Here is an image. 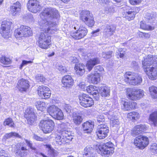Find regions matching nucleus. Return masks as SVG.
<instances>
[{"label": "nucleus", "instance_id": "f257e3e1", "mask_svg": "<svg viewBox=\"0 0 157 157\" xmlns=\"http://www.w3.org/2000/svg\"><path fill=\"white\" fill-rule=\"evenodd\" d=\"M155 56L148 54L143 58L142 67L149 79L155 80L157 78V60Z\"/></svg>", "mask_w": 157, "mask_h": 157}, {"label": "nucleus", "instance_id": "f03ea898", "mask_svg": "<svg viewBox=\"0 0 157 157\" xmlns=\"http://www.w3.org/2000/svg\"><path fill=\"white\" fill-rule=\"evenodd\" d=\"M55 26V24H53L52 26L45 29L43 32H40L37 35L36 43L39 47L44 50L50 48L52 45V39L50 34L53 33L54 31L57 30L56 28L51 29V28Z\"/></svg>", "mask_w": 157, "mask_h": 157}, {"label": "nucleus", "instance_id": "7ed1b4c3", "mask_svg": "<svg viewBox=\"0 0 157 157\" xmlns=\"http://www.w3.org/2000/svg\"><path fill=\"white\" fill-rule=\"evenodd\" d=\"M124 81L127 84L132 86H138L142 82L140 75L132 71H127L124 75Z\"/></svg>", "mask_w": 157, "mask_h": 157}, {"label": "nucleus", "instance_id": "20e7f679", "mask_svg": "<svg viewBox=\"0 0 157 157\" xmlns=\"http://www.w3.org/2000/svg\"><path fill=\"white\" fill-rule=\"evenodd\" d=\"M13 34L17 40H21L32 36L33 32L29 27L21 25L14 30Z\"/></svg>", "mask_w": 157, "mask_h": 157}, {"label": "nucleus", "instance_id": "39448f33", "mask_svg": "<svg viewBox=\"0 0 157 157\" xmlns=\"http://www.w3.org/2000/svg\"><path fill=\"white\" fill-rule=\"evenodd\" d=\"M79 19L89 27L94 25L95 21L93 15L88 10H82L79 14Z\"/></svg>", "mask_w": 157, "mask_h": 157}, {"label": "nucleus", "instance_id": "423d86ee", "mask_svg": "<svg viewBox=\"0 0 157 157\" xmlns=\"http://www.w3.org/2000/svg\"><path fill=\"white\" fill-rule=\"evenodd\" d=\"M12 22L9 20H4L2 23L0 28V34L6 39H7L11 36L10 32Z\"/></svg>", "mask_w": 157, "mask_h": 157}, {"label": "nucleus", "instance_id": "0eeeda50", "mask_svg": "<svg viewBox=\"0 0 157 157\" xmlns=\"http://www.w3.org/2000/svg\"><path fill=\"white\" fill-rule=\"evenodd\" d=\"M88 29L83 25H80L78 29L70 33V36L75 40H78L83 38L87 34Z\"/></svg>", "mask_w": 157, "mask_h": 157}, {"label": "nucleus", "instance_id": "6e6552de", "mask_svg": "<svg viewBox=\"0 0 157 157\" xmlns=\"http://www.w3.org/2000/svg\"><path fill=\"white\" fill-rule=\"evenodd\" d=\"M98 148V152L102 156L106 155L108 156L109 155H112L114 152L113 144L110 142L106 143L102 146H100Z\"/></svg>", "mask_w": 157, "mask_h": 157}, {"label": "nucleus", "instance_id": "1a4fd4ad", "mask_svg": "<svg viewBox=\"0 0 157 157\" xmlns=\"http://www.w3.org/2000/svg\"><path fill=\"white\" fill-rule=\"evenodd\" d=\"M127 97L128 98H141L144 96V92L141 89L128 87L125 89Z\"/></svg>", "mask_w": 157, "mask_h": 157}, {"label": "nucleus", "instance_id": "9d476101", "mask_svg": "<svg viewBox=\"0 0 157 157\" xmlns=\"http://www.w3.org/2000/svg\"><path fill=\"white\" fill-rule=\"evenodd\" d=\"M39 126L41 127L44 133H47L51 132L53 130L55 123L50 119L43 120L40 121Z\"/></svg>", "mask_w": 157, "mask_h": 157}, {"label": "nucleus", "instance_id": "9b49d317", "mask_svg": "<svg viewBox=\"0 0 157 157\" xmlns=\"http://www.w3.org/2000/svg\"><path fill=\"white\" fill-rule=\"evenodd\" d=\"M27 7L29 11L34 13L40 12L43 8L37 0H29L27 4Z\"/></svg>", "mask_w": 157, "mask_h": 157}, {"label": "nucleus", "instance_id": "f8f14e48", "mask_svg": "<svg viewBox=\"0 0 157 157\" xmlns=\"http://www.w3.org/2000/svg\"><path fill=\"white\" fill-rule=\"evenodd\" d=\"M73 138V136L71 133L67 130L62 132L60 135H57L55 139L58 144L61 145L64 144L67 140H71Z\"/></svg>", "mask_w": 157, "mask_h": 157}, {"label": "nucleus", "instance_id": "ddd939ff", "mask_svg": "<svg viewBox=\"0 0 157 157\" xmlns=\"http://www.w3.org/2000/svg\"><path fill=\"white\" fill-rule=\"evenodd\" d=\"M30 86V82L28 80L21 78L18 81L16 88L21 92H26Z\"/></svg>", "mask_w": 157, "mask_h": 157}, {"label": "nucleus", "instance_id": "4468645a", "mask_svg": "<svg viewBox=\"0 0 157 157\" xmlns=\"http://www.w3.org/2000/svg\"><path fill=\"white\" fill-rule=\"evenodd\" d=\"M109 131V128L107 125L102 124L98 126L96 133L99 139H103L107 136Z\"/></svg>", "mask_w": 157, "mask_h": 157}, {"label": "nucleus", "instance_id": "2eb2a0df", "mask_svg": "<svg viewBox=\"0 0 157 157\" xmlns=\"http://www.w3.org/2000/svg\"><path fill=\"white\" fill-rule=\"evenodd\" d=\"M134 144L141 149H143L149 143V140L147 136L140 135L136 137L134 140Z\"/></svg>", "mask_w": 157, "mask_h": 157}, {"label": "nucleus", "instance_id": "dca6fc26", "mask_svg": "<svg viewBox=\"0 0 157 157\" xmlns=\"http://www.w3.org/2000/svg\"><path fill=\"white\" fill-rule=\"evenodd\" d=\"M140 10L139 7L131 8L128 10L124 12L123 14V17L129 21L132 20L134 19L136 14L139 13Z\"/></svg>", "mask_w": 157, "mask_h": 157}, {"label": "nucleus", "instance_id": "f3484780", "mask_svg": "<svg viewBox=\"0 0 157 157\" xmlns=\"http://www.w3.org/2000/svg\"><path fill=\"white\" fill-rule=\"evenodd\" d=\"M24 116L29 124H33L36 120V115L34 109L31 107L27 108L25 112Z\"/></svg>", "mask_w": 157, "mask_h": 157}, {"label": "nucleus", "instance_id": "a211bd4d", "mask_svg": "<svg viewBox=\"0 0 157 157\" xmlns=\"http://www.w3.org/2000/svg\"><path fill=\"white\" fill-rule=\"evenodd\" d=\"M62 87L65 88H71L74 84V81L71 75H65L61 79Z\"/></svg>", "mask_w": 157, "mask_h": 157}, {"label": "nucleus", "instance_id": "6ab92c4d", "mask_svg": "<svg viewBox=\"0 0 157 157\" xmlns=\"http://www.w3.org/2000/svg\"><path fill=\"white\" fill-rule=\"evenodd\" d=\"M37 94L40 97L44 96L45 98H49L51 92L49 88L45 86H39L37 90Z\"/></svg>", "mask_w": 157, "mask_h": 157}, {"label": "nucleus", "instance_id": "aec40b11", "mask_svg": "<svg viewBox=\"0 0 157 157\" xmlns=\"http://www.w3.org/2000/svg\"><path fill=\"white\" fill-rule=\"evenodd\" d=\"M21 5L18 1L13 3L10 7V11L13 16H16L20 14L21 12Z\"/></svg>", "mask_w": 157, "mask_h": 157}, {"label": "nucleus", "instance_id": "412c9836", "mask_svg": "<svg viewBox=\"0 0 157 157\" xmlns=\"http://www.w3.org/2000/svg\"><path fill=\"white\" fill-rule=\"evenodd\" d=\"M87 79L89 83L97 84L100 81V75L98 73H91L87 75Z\"/></svg>", "mask_w": 157, "mask_h": 157}, {"label": "nucleus", "instance_id": "4be33fe9", "mask_svg": "<svg viewBox=\"0 0 157 157\" xmlns=\"http://www.w3.org/2000/svg\"><path fill=\"white\" fill-rule=\"evenodd\" d=\"M74 69L75 74L79 76H82L86 71L85 65L81 63L75 64Z\"/></svg>", "mask_w": 157, "mask_h": 157}, {"label": "nucleus", "instance_id": "5701e85b", "mask_svg": "<svg viewBox=\"0 0 157 157\" xmlns=\"http://www.w3.org/2000/svg\"><path fill=\"white\" fill-rule=\"evenodd\" d=\"M100 63L99 59L97 57H94L89 59L87 61L86 66L89 71H90L95 65Z\"/></svg>", "mask_w": 157, "mask_h": 157}, {"label": "nucleus", "instance_id": "b1692460", "mask_svg": "<svg viewBox=\"0 0 157 157\" xmlns=\"http://www.w3.org/2000/svg\"><path fill=\"white\" fill-rule=\"evenodd\" d=\"M12 59L11 58L5 55H2L0 57V63L3 65L4 67H9L12 64Z\"/></svg>", "mask_w": 157, "mask_h": 157}, {"label": "nucleus", "instance_id": "393cba45", "mask_svg": "<svg viewBox=\"0 0 157 157\" xmlns=\"http://www.w3.org/2000/svg\"><path fill=\"white\" fill-rule=\"evenodd\" d=\"M86 91L92 95L94 98H98L99 94L97 87L92 85H90L86 87Z\"/></svg>", "mask_w": 157, "mask_h": 157}, {"label": "nucleus", "instance_id": "a878e982", "mask_svg": "<svg viewBox=\"0 0 157 157\" xmlns=\"http://www.w3.org/2000/svg\"><path fill=\"white\" fill-rule=\"evenodd\" d=\"M99 90L98 97L101 95L103 97H108L110 95V90L109 88L105 86H102L98 87Z\"/></svg>", "mask_w": 157, "mask_h": 157}, {"label": "nucleus", "instance_id": "bb28decb", "mask_svg": "<svg viewBox=\"0 0 157 157\" xmlns=\"http://www.w3.org/2000/svg\"><path fill=\"white\" fill-rule=\"evenodd\" d=\"M112 112H109L108 117L109 119H110L111 126L113 127H117L119 125L120 122L117 117L114 114H112Z\"/></svg>", "mask_w": 157, "mask_h": 157}, {"label": "nucleus", "instance_id": "cd10ccee", "mask_svg": "<svg viewBox=\"0 0 157 157\" xmlns=\"http://www.w3.org/2000/svg\"><path fill=\"white\" fill-rule=\"evenodd\" d=\"M134 100H131L130 101L128 100L126 101L122 100V103L123 104L124 106V109L125 111H128L132 109H134L136 106L137 104L133 101Z\"/></svg>", "mask_w": 157, "mask_h": 157}, {"label": "nucleus", "instance_id": "c85d7f7f", "mask_svg": "<svg viewBox=\"0 0 157 157\" xmlns=\"http://www.w3.org/2000/svg\"><path fill=\"white\" fill-rule=\"evenodd\" d=\"M146 128L145 125L140 124L137 125L134 127L131 131V134L132 136H135L139 135L144 132Z\"/></svg>", "mask_w": 157, "mask_h": 157}, {"label": "nucleus", "instance_id": "c756f323", "mask_svg": "<svg viewBox=\"0 0 157 157\" xmlns=\"http://www.w3.org/2000/svg\"><path fill=\"white\" fill-rule=\"evenodd\" d=\"M116 27L112 25H107L103 32L105 36L109 37L112 36L115 33Z\"/></svg>", "mask_w": 157, "mask_h": 157}, {"label": "nucleus", "instance_id": "7c9ffc66", "mask_svg": "<svg viewBox=\"0 0 157 157\" xmlns=\"http://www.w3.org/2000/svg\"><path fill=\"white\" fill-rule=\"evenodd\" d=\"M94 123L91 121H86L82 124L83 130L85 133H90L94 128Z\"/></svg>", "mask_w": 157, "mask_h": 157}, {"label": "nucleus", "instance_id": "2f4dec72", "mask_svg": "<svg viewBox=\"0 0 157 157\" xmlns=\"http://www.w3.org/2000/svg\"><path fill=\"white\" fill-rule=\"evenodd\" d=\"M55 12L52 9L49 8H44L40 13L41 17H51L52 15V17L54 18L53 16L55 15Z\"/></svg>", "mask_w": 157, "mask_h": 157}, {"label": "nucleus", "instance_id": "473e14b6", "mask_svg": "<svg viewBox=\"0 0 157 157\" xmlns=\"http://www.w3.org/2000/svg\"><path fill=\"white\" fill-rule=\"evenodd\" d=\"M16 153L19 156L21 157H24L27 155V150L26 147L20 145L19 147H17Z\"/></svg>", "mask_w": 157, "mask_h": 157}, {"label": "nucleus", "instance_id": "72a5a7b5", "mask_svg": "<svg viewBox=\"0 0 157 157\" xmlns=\"http://www.w3.org/2000/svg\"><path fill=\"white\" fill-rule=\"evenodd\" d=\"M83 157H95L93 148L89 146H87L84 149Z\"/></svg>", "mask_w": 157, "mask_h": 157}, {"label": "nucleus", "instance_id": "f704fd0d", "mask_svg": "<svg viewBox=\"0 0 157 157\" xmlns=\"http://www.w3.org/2000/svg\"><path fill=\"white\" fill-rule=\"evenodd\" d=\"M149 120L154 126H157V111L153 112L150 115Z\"/></svg>", "mask_w": 157, "mask_h": 157}, {"label": "nucleus", "instance_id": "c9c22d12", "mask_svg": "<svg viewBox=\"0 0 157 157\" xmlns=\"http://www.w3.org/2000/svg\"><path fill=\"white\" fill-rule=\"evenodd\" d=\"M72 118L74 123L76 125H79L82 121V117L76 113H73L72 115Z\"/></svg>", "mask_w": 157, "mask_h": 157}, {"label": "nucleus", "instance_id": "e433bc0d", "mask_svg": "<svg viewBox=\"0 0 157 157\" xmlns=\"http://www.w3.org/2000/svg\"><path fill=\"white\" fill-rule=\"evenodd\" d=\"M140 28L143 30L151 31L154 30L155 27L146 24L145 23L141 21L140 23Z\"/></svg>", "mask_w": 157, "mask_h": 157}, {"label": "nucleus", "instance_id": "4c0bfd02", "mask_svg": "<svg viewBox=\"0 0 157 157\" xmlns=\"http://www.w3.org/2000/svg\"><path fill=\"white\" fill-rule=\"evenodd\" d=\"M150 95L153 98H157V87L152 85L149 87Z\"/></svg>", "mask_w": 157, "mask_h": 157}, {"label": "nucleus", "instance_id": "58836bf2", "mask_svg": "<svg viewBox=\"0 0 157 157\" xmlns=\"http://www.w3.org/2000/svg\"><path fill=\"white\" fill-rule=\"evenodd\" d=\"M36 106L38 110L43 111L45 110L46 105L44 102L41 101H37Z\"/></svg>", "mask_w": 157, "mask_h": 157}, {"label": "nucleus", "instance_id": "ea45409f", "mask_svg": "<svg viewBox=\"0 0 157 157\" xmlns=\"http://www.w3.org/2000/svg\"><path fill=\"white\" fill-rule=\"evenodd\" d=\"M53 117L58 120H62L64 119V116L63 112L61 110L59 109H58L57 112H56L53 116Z\"/></svg>", "mask_w": 157, "mask_h": 157}, {"label": "nucleus", "instance_id": "a19ab883", "mask_svg": "<svg viewBox=\"0 0 157 157\" xmlns=\"http://www.w3.org/2000/svg\"><path fill=\"white\" fill-rule=\"evenodd\" d=\"M59 108L55 105H52L50 106L47 109V111L49 114L52 117H53L55 113L57 112L58 109Z\"/></svg>", "mask_w": 157, "mask_h": 157}, {"label": "nucleus", "instance_id": "79ce46f5", "mask_svg": "<svg viewBox=\"0 0 157 157\" xmlns=\"http://www.w3.org/2000/svg\"><path fill=\"white\" fill-rule=\"evenodd\" d=\"M79 99V101L80 105L84 107H89L91 106V104L88 103V100L86 99Z\"/></svg>", "mask_w": 157, "mask_h": 157}, {"label": "nucleus", "instance_id": "37998d69", "mask_svg": "<svg viewBox=\"0 0 157 157\" xmlns=\"http://www.w3.org/2000/svg\"><path fill=\"white\" fill-rule=\"evenodd\" d=\"M128 115L129 118H132L133 120H137L140 117L139 113L135 112L129 113L128 114Z\"/></svg>", "mask_w": 157, "mask_h": 157}, {"label": "nucleus", "instance_id": "c03bdc74", "mask_svg": "<svg viewBox=\"0 0 157 157\" xmlns=\"http://www.w3.org/2000/svg\"><path fill=\"white\" fill-rule=\"evenodd\" d=\"M3 124L4 126L8 125L10 127H13L14 123L12 118H9L6 119L4 122Z\"/></svg>", "mask_w": 157, "mask_h": 157}, {"label": "nucleus", "instance_id": "a18cd8bd", "mask_svg": "<svg viewBox=\"0 0 157 157\" xmlns=\"http://www.w3.org/2000/svg\"><path fill=\"white\" fill-rule=\"evenodd\" d=\"M13 136L20 138V136L18 133L14 132H11L9 133L6 134L3 137V139L6 140Z\"/></svg>", "mask_w": 157, "mask_h": 157}, {"label": "nucleus", "instance_id": "49530a36", "mask_svg": "<svg viewBox=\"0 0 157 157\" xmlns=\"http://www.w3.org/2000/svg\"><path fill=\"white\" fill-rule=\"evenodd\" d=\"M113 52L112 51H109L107 52H103L102 53L103 58L107 59L110 58L112 56Z\"/></svg>", "mask_w": 157, "mask_h": 157}, {"label": "nucleus", "instance_id": "de8ad7c7", "mask_svg": "<svg viewBox=\"0 0 157 157\" xmlns=\"http://www.w3.org/2000/svg\"><path fill=\"white\" fill-rule=\"evenodd\" d=\"M58 69L61 74H65L67 72L68 70L67 68L62 65L58 66Z\"/></svg>", "mask_w": 157, "mask_h": 157}, {"label": "nucleus", "instance_id": "09e8293b", "mask_svg": "<svg viewBox=\"0 0 157 157\" xmlns=\"http://www.w3.org/2000/svg\"><path fill=\"white\" fill-rule=\"evenodd\" d=\"M25 141L28 146L31 149L34 151V152L35 153H37V151L36 148L32 146L33 143L27 140H25Z\"/></svg>", "mask_w": 157, "mask_h": 157}, {"label": "nucleus", "instance_id": "8fccbe9b", "mask_svg": "<svg viewBox=\"0 0 157 157\" xmlns=\"http://www.w3.org/2000/svg\"><path fill=\"white\" fill-rule=\"evenodd\" d=\"M59 131L60 133H62L63 131H66L68 130V129L67 127V126L65 123H62L59 126Z\"/></svg>", "mask_w": 157, "mask_h": 157}, {"label": "nucleus", "instance_id": "3c124183", "mask_svg": "<svg viewBox=\"0 0 157 157\" xmlns=\"http://www.w3.org/2000/svg\"><path fill=\"white\" fill-rule=\"evenodd\" d=\"M142 0H129V3L132 5H139L141 3Z\"/></svg>", "mask_w": 157, "mask_h": 157}, {"label": "nucleus", "instance_id": "603ef678", "mask_svg": "<svg viewBox=\"0 0 157 157\" xmlns=\"http://www.w3.org/2000/svg\"><path fill=\"white\" fill-rule=\"evenodd\" d=\"M33 63V61L31 60L27 61L25 60H23L22 61L21 64L20 65L19 68L20 69H21L23 66L25 65L28 63Z\"/></svg>", "mask_w": 157, "mask_h": 157}, {"label": "nucleus", "instance_id": "864d4df0", "mask_svg": "<svg viewBox=\"0 0 157 157\" xmlns=\"http://www.w3.org/2000/svg\"><path fill=\"white\" fill-rule=\"evenodd\" d=\"M151 151L153 152H157V144L154 143L152 144L151 146Z\"/></svg>", "mask_w": 157, "mask_h": 157}, {"label": "nucleus", "instance_id": "5fc2aeb1", "mask_svg": "<svg viewBox=\"0 0 157 157\" xmlns=\"http://www.w3.org/2000/svg\"><path fill=\"white\" fill-rule=\"evenodd\" d=\"M63 106L66 112L69 113L71 112V107L69 105L65 104Z\"/></svg>", "mask_w": 157, "mask_h": 157}, {"label": "nucleus", "instance_id": "6e6d98bb", "mask_svg": "<svg viewBox=\"0 0 157 157\" xmlns=\"http://www.w3.org/2000/svg\"><path fill=\"white\" fill-rule=\"evenodd\" d=\"M97 120L98 122L100 123L101 122H104L105 121V119L103 115H100L98 116L97 117Z\"/></svg>", "mask_w": 157, "mask_h": 157}, {"label": "nucleus", "instance_id": "4d7b16f0", "mask_svg": "<svg viewBox=\"0 0 157 157\" xmlns=\"http://www.w3.org/2000/svg\"><path fill=\"white\" fill-rule=\"evenodd\" d=\"M78 86L80 89L84 91L86 87V85L85 83L83 82H80L78 85Z\"/></svg>", "mask_w": 157, "mask_h": 157}, {"label": "nucleus", "instance_id": "13d9d810", "mask_svg": "<svg viewBox=\"0 0 157 157\" xmlns=\"http://www.w3.org/2000/svg\"><path fill=\"white\" fill-rule=\"evenodd\" d=\"M37 79L40 82L44 83L45 82L46 78L42 75L38 76L37 77Z\"/></svg>", "mask_w": 157, "mask_h": 157}, {"label": "nucleus", "instance_id": "bf43d9fd", "mask_svg": "<svg viewBox=\"0 0 157 157\" xmlns=\"http://www.w3.org/2000/svg\"><path fill=\"white\" fill-rule=\"evenodd\" d=\"M97 2L101 4L104 5L108 3H109V0H96Z\"/></svg>", "mask_w": 157, "mask_h": 157}, {"label": "nucleus", "instance_id": "052dcab7", "mask_svg": "<svg viewBox=\"0 0 157 157\" xmlns=\"http://www.w3.org/2000/svg\"><path fill=\"white\" fill-rule=\"evenodd\" d=\"M78 97L79 98H91L87 94L84 93L80 94Z\"/></svg>", "mask_w": 157, "mask_h": 157}, {"label": "nucleus", "instance_id": "680f3d73", "mask_svg": "<svg viewBox=\"0 0 157 157\" xmlns=\"http://www.w3.org/2000/svg\"><path fill=\"white\" fill-rule=\"evenodd\" d=\"M33 138L34 139L37 141H43L44 140V139L43 138L40 137L35 134L34 135Z\"/></svg>", "mask_w": 157, "mask_h": 157}, {"label": "nucleus", "instance_id": "e2e57ef3", "mask_svg": "<svg viewBox=\"0 0 157 157\" xmlns=\"http://www.w3.org/2000/svg\"><path fill=\"white\" fill-rule=\"evenodd\" d=\"M151 36V34L149 33L144 32V39H149Z\"/></svg>", "mask_w": 157, "mask_h": 157}, {"label": "nucleus", "instance_id": "0e129e2a", "mask_svg": "<svg viewBox=\"0 0 157 157\" xmlns=\"http://www.w3.org/2000/svg\"><path fill=\"white\" fill-rule=\"evenodd\" d=\"M78 60L77 58L75 57H73L71 61V63H78Z\"/></svg>", "mask_w": 157, "mask_h": 157}, {"label": "nucleus", "instance_id": "69168bd1", "mask_svg": "<svg viewBox=\"0 0 157 157\" xmlns=\"http://www.w3.org/2000/svg\"><path fill=\"white\" fill-rule=\"evenodd\" d=\"M144 32H143L141 31H139L138 33V35L139 37L140 38H143L144 36Z\"/></svg>", "mask_w": 157, "mask_h": 157}, {"label": "nucleus", "instance_id": "338daca9", "mask_svg": "<svg viewBox=\"0 0 157 157\" xmlns=\"http://www.w3.org/2000/svg\"><path fill=\"white\" fill-rule=\"evenodd\" d=\"M125 54V51L122 52L121 51L118 54V55L119 56L120 58H123L124 56V55Z\"/></svg>", "mask_w": 157, "mask_h": 157}, {"label": "nucleus", "instance_id": "774afa93", "mask_svg": "<svg viewBox=\"0 0 157 157\" xmlns=\"http://www.w3.org/2000/svg\"><path fill=\"white\" fill-rule=\"evenodd\" d=\"M141 106L142 108L144 109L145 108L147 107L148 106V105L147 104H145L144 103H143L141 104Z\"/></svg>", "mask_w": 157, "mask_h": 157}]
</instances>
